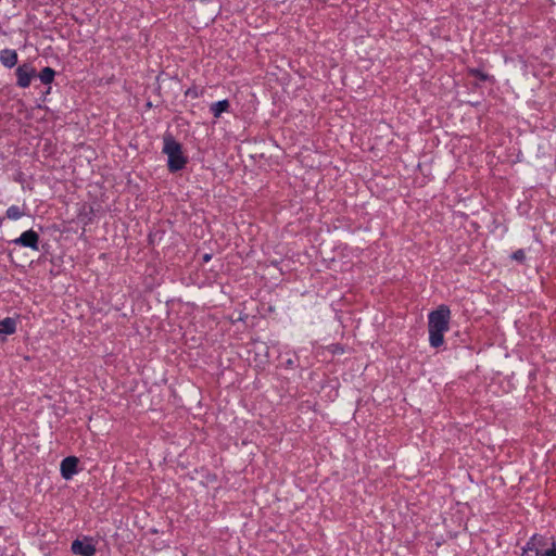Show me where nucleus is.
Returning <instances> with one entry per match:
<instances>
[{
    "instance_id": "1a4fd4ad",
    "label": "nucleus",
    "mask_w": 556,
    "mask_h": 556,
    "mask_svg": "<svg viewBox=\"0 0 556 556\" xmlns=\"http://www.w3.org/2000/svg\"><path fill=\"white\" fill-rule=\"evenodd\" d=\"M16 330V321L11 317H7L0 321V334H12Z\"/></svg>"
},
{
    "instance_id": "0eeeda50",
    "label": "nucleus",
    "mask_w": 556,
    "mask_h": 556,
    "mask_svg": "<svg viewBox=\"0 0 556 556\" xmlns=\"http://www.w3.org/2000/svg\"><path fill=\"white\" fill-rule=\"evenodd\" d=\"M35 75V70L28 65H21L16 70L17 85L26 88L30 85L31 78Z\"/></svg>"
},
{
    "instance_id": "f257e3e1",
    "label": "nucleus",
    "mask_w": 556,
    "mask_h": 556,
    "mask_svg": "<svg viewBox=\"0 0 556 556\" xmlns=\"http://www.w3.org/2000/svg\"><path fill=\"white\" fill-rule=\"evenodd\" d=\"M451 311L447 306L441 305L429 314V341L433 348H439L444 342V333L450 329Z\"/></svg>"
},
{
    "instance_id": "20e7f679",
    "label": "nucleus",
    "mask_w": 556,
    "mask_h": 556,
    "mask_svg": "<svg viewBox=\"0 0 556 556\" xmlns=\"http://www.w3.org/2000/svg\"><path fill=\"white\" fill-rule=\"evenodd\" d=\"M71 549L75 555L79 556H94L97 552L94 541L90 536L75 540L72 543Z\"/></svg>"
},
{
    "instance_id": "6e6552de",
    "label": "nucleus",
    "mask_w": 556,
    "mask_h": 556,
    "mask_svg": "<svg viewBox=\"0 0 556 556\" xmlns=\"http://www.w3.org/2000/svg\"><path fill=\"white\" fill-rule=\"evenodd\" d=\"M0 61L5 67H13L17 63V53L15 50L4 49L0 52Z\"/></svg>"
},
{
    "instance_id": "9d476101",
    "label": "nucleus",
    "mask_w": 556,
    "mask_h": 556,
    "mask_svg": "<svg viewBox=\"0 0 556 556\" xmlns=\"http://www.w3.org/2000/svg\"><path fill=\"white\" fill-rule=\"evenodd\" d=\"M229 108V101L228 100H222L218 102H215L211 105V111L214 115V117L218 118L222 113L226 112Z\"/></svg>"
},
{
    "instance_id": "9b49d317",
    "label": "nucleus",
    "mask_w": 556,
    "mask_h": 556,
    "mask_svg": "<svg viewBox=\"0 0 556 556\" xmlns=\"http://www.w3.org/2000/svg\"><path fill=\"white\" fill-rule=\"evenodd\" d=\"M54 71L51 67H45L40 74L39 78L43 84H50L54 78Z\"/></svg>"
},
{
    "instance_id": "4468645a",
    "label": "nucleus",
    "mask_w": 556,
    "mask_h": 556,
    "mask_svg": "<svg viewBox=\"0 0 556 556\" xmlns=\"http://www.w3.org/2000/svg\"><path fill=\"white\" fill-rule=\"evenodd\" d=\"M511 258L519 262V263H522L525 260H526V253L523 250H517L516 252H514L511 254Z\"/></svg>"
},
{
    "instance_id": "ddd939ff",
    "label": "nucleus",
    "mask_w": 556,
    "mask_h": 556,
    "mask_svg": "<svg viewBox=\"0 0 556 556\" xmlns=\"http://www.w3.org/2000/svg\"><path fill=\"white\" fill-rule=\"evenodd\" d=\"M469 74L472 75V76L478 77L480 80H488L489 79V75L483 73V72H481L480 70L470 68L469 70Z\"/></svg>"
},
{
    "instance_id": "423d86ee",
    "label": "nucleus",
    "mask_w": 556,
    "mask_h": 556,
    "mask_svg": "<svg viewBox=\"0 0 556 556\" xmlns=\"http://www.w3.org/2000/svg\"><path fill=\"white\" fill-rule=\"evenodd\" d=\"M78 458L68 456L61 463V475L64 479L70 480L77 472Z\"/></svg>"
},
{
    "instance_id": "39448f33",
    "label": "nucleus",
    "mask_w": 556,
    "mask_h": 556,
    "mask_svg": "<svg viewBox=\"0 0 556 556\" xmlns=\"http://www.w3.org/2000/svg\"><path fill=\"white\" fill-rule=\"evenodd\" d=\"M15 244L17 245H22V247H26V248H30L35 251H37L39 248H38V243H39V236L36 231L34 230H27V231H24L18 238H16L14 241H13Z\"/></svg>"
},
{
    "instance_id": "2eb2a0df",
    "label": "nucleus",
    "mask_w": 556,
    "mask_h": 556,
    "mask_svg": "<svg viewBox=\"0 0 556 556\" xmlns=\"http://www.w3.org/2000/svg\"><path fill=\"white\" fill-rule=\"evenodd\" d=\"M203 260H204L205 262H207V261H210V260H211V256H210L208 254H205V255L203 256Z\"/></svg>"
},
{
    "instance_id": "7ed1b4c3",
    "label": "nucleus",
    "mask_w": 556,
    "mask_h": 556,
    "mask_svg": "<svg viewBox=\"0 0 556 556\" xmlns=\"http://www.w3.org/2000/svg\"><path fill=\"white\" fill-rule=\"evenodd\" d=\"M521 556H556V543L552 547H541L540 540L534 535L523 547Z\"/></svg>"
},
{
    "instance_id": "f8f14e48",
    "label": "nucleus",
    "mask_w": 556,
    "mask_h": 556,
    "mask_svg": "<svg viewBox=\"0 0 556 556\" xmlns=\"http://www.w3.org/2000/svg\"><path fill=\"white\" fill-rule=\"evenodd\" d=\"M22 216H24V212L21 207L16 205H12L7 210V217L13 220L20 219Z\"/></svg>"
},
{
    "instance_id": "f03ea898",
    "label": "nucleus",
    "mask_w": 556,
    "mask_h": 556,
    "mask_svg": "<svg viewBox=\"0 0 556 556\" xmlns=\"http://www.w3.org/2000/svg\"><path fill=\"white\" fill-rule=\"evenodd\" d=\"M163 152L168 157V168L172 172H177L184 168L187 163L186 157L182 154L181 146L172 137L164 139Z\"/></svg>"
}]
</instances>
